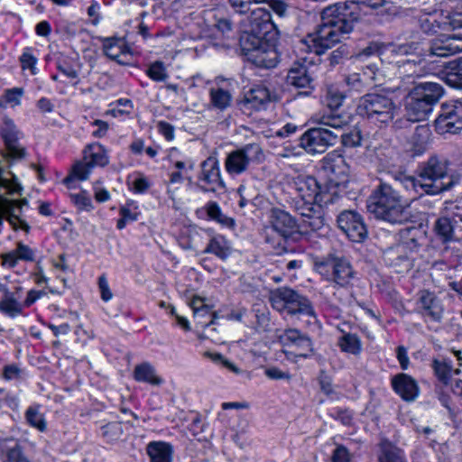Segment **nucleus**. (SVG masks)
I'll return each mask as SVG.
<instances>
[{
    "instance_id": "nucleus-1",
    "label": "nucleus",
    "mask_w": 462,
    "mask_h": 462,
    "mask_svg": "<svg viewBox=\"0 0 462 462\" xmlns=\"http://www.w3.org/2000/svg\"><path fill=\"white\" fill-rule=\"evenodd\" d=\"M406 180L412 187L420 188L428 195H439L459 185L462 175L451 168L448 160L433 155L419 166L416 177Z\"/></svg>"
},
{
    "instance_id": "nucleus-2",
    "label": "nucleus",
    "mask_w": 462,
    "mask_h": 462,
    "mask_svg": "<svg viewBox=\"0 0 462 462\" xmlns=\"http://www.w3.org/2000/svg\"><path fill=\"white\" fill-rule=\"evenodd\" d=\"M367 208L376 218L391 224H402L411 217L408 207L399 193L385 183L374 191Z\"/></svg>"
},
{
    "instance_id": "nucleus-3",
    "label": "nucleus",
    "mask_w": 462,
    "mask_h": 462,
    "mask_svg": "<svg viewBox=\"0 0 462 462\" xmlns=\"http://www.w3.org/2000/svg\"><path fill=\"white\" fill-rule=\"evenodd\" d=\"M442 93L441 86L437 83L425 82L415 86L405 99L408 120L412 122L425 120Z\"/></svg>"
},
{
    "instance_id": "nucleus-4",
    "label": "nucleus",
    "mask_w": 462,
    "mask_h": 462,
    "mask_svg": "<svg viewBox=\"0 0 462 462\" xmlns=\"http://www.w3.org/2000/svg\"><path fill=\"white\" fill-rule=\"evenodd\" d=\"M394 51L399 55L447 58L462 51V38L454 34L440 33L430 41L427 50H424L420 42H411L398 45Z\"/></svg>"
},
{
    "instance_id": "nucleus-5",
    "label": "nucleus",
    "mask_w": 462,
    "mask_h": 462,
    "mask_svg": "<svg viewBox=\"0 0 462 462\" xmlns=\"http://www.w3.org/2000/svg\"><path fill=\"white\" fill-rule=\"evenodd\" d=\"M287 186L289 191L295 195L294 206H305L310 204H329L333 203L331 195L321 189L318 180L307 174H292L287 176Z\"/></svg>"
},
{
    "instance_id": "nucleus-6",
    "label": "nucleus",
    "mask_w": 462,
    "mask_h": 462,
    "mask_svg": "<svg viewBox=\"0 0 462 462\" xmlns=\"http://www.w3.org/2000/svg\"><path fill=\"white\" fill-rule=\"evenodd\" d=\"M357 112L372 121L388 125L399 115L400 108L383 94L368 93L359 98Z\"/></svg>"
},
{
    "instance_id": "nucleus-7",
    "label": "nucleus",
    "mask_w": 462,
    "mask_h": 462,
    "mask_svg": "<svg viewBox=\"0 0 462 462\" xmlns=\"http://www.w3.org/2000/svg\"><path fill=\"white\" fill-rule=\"evenodd\" d=\"M272 306L278 311H287L291 315H300L316 320V312L311 302L297 291L282 287L272 291L270 295Z\"/></svg>"
},
{
    "instance_id": "nucleus-8",
    "label": "nucleus",
    "mask_w": 462,
    "mask_h": 462,
    "mask_svg": "<svg viewBox=\"0 0 462 462\" xmlns=\"http://www.w3.org/2000/svg\"><path fill=\"white\" fill-rule=\"evenodd\" d=\"M240 46L247 60L258 67L273 68L278 62L275 46L259 35L244 34L240 39Z\"/></svg>"
},
{
    "instance_id": "nucleus-9",
    "label": "nucleus",
    "mask_w": 462,
    "mask_h": 462,
    "mask_svg": "<svg viewBox=\"0 0 462 462\" xmlns=\"http://www.w3.org/2000/svg\"><path fill=\"white\" fill-rule=\"evenodd\" d=\"M354 22H345L329 25L320 23L316 31V35L310 37V51L321 55L328 49L342 42L353 31Z\"/></svg>"
},
{
    "instance_id": "nucleus-10",
    "label": "nucleus",
    "mask_w": 462,
    "mask_h": 462,
    "mask_svg": "<svg viewBox=\"0 0 462 462\" xmlns=\"http://www.w3.org/2000/svg\"><path fill=\"white\" fill-rule=\"evenodd\" d=\"M337 140V133L326 127H313L306 131L300 139V145L308 153L325 152Z\"/></svg>"
},
{
    "instance_id": "nucleus-11",
    "label": "nucleus",
    "mask_w": 462,
    "mask_h": 462,
    "mask_svg": "<svg viewBox=\"0 0 462 462\" xmlns=\"http://www.w3.org/2000/svg\"><path fill=\"white\" fill-rule=\"evenodd\" d=\"M315 266L319 274L340 286L347 285L354 277L349 262L342 258H328L316 262Z\"/></svg>"
},
{
    "instance_id": "nucleus-12",
    "label": "nucleus",
    "mask_w": 462,
    "mask_h": 462,
    "mask_svg": "<svg viewBox=\"0 0 462 462\" xmlns=\"http://www.w3.org/2000/svg\"><path fill=\"white\" fill-rule=\"evenodd\" d=\"M262 157L263 152L257 143L246 144L227 155L226 170L229 174H240L247 170L250 162L260 161Z\"/></svg>"
},
{
    "instance_id": "nucleus-13",
    "label": "nucleus",
    "mask_w": 462,
    "mask_h": 462,
    "mask_svg": "<svg viewBox=\"0 0 462 462\" xmlns=\"http://www.w3.org/2000/svg\"><path fill=\"white\" fill-rule=\"evenodd\" d=\"M435 127L438 133L457 134L462 129V102L454 101L444 104L441 113L435 120Z\"/></svg>"
},
{
    "instance_id": "nucleus-14",
    "label": "nucleus",
    "mask_w": 462,
    "mask_h": 462,
    "mask_svg": "<svg viewBox=\"0 0 462 462\" xmlns=\"http://www.w3.org/2000/svg\"><path fill=\"white\" fill-rule=\"evenodd\" d=\"M338 227L353 242H363L367 236L366 226L363 217L356 211L345 210L337 217Z\"/></svg>"
},
{
    "instance_id": "nucleus-15",
    "label": "nucleus",
    "mask_w": 462,
    "mask_h": 462,
    "mask_svg": "<svg viewBox=\"0 0 462 462\" xmlns=\"http://www.w3.org/2000/svg\"><path fill=\"white\" fill-rule=\"evenodd\" d=\"M199 180L203 182L201 189L204 191L215 192L218 188L224 187L220 177L219 162L216 157H208L202 162Z\"/></svg>"
},
{
    "instance_id": "nucleus-16",
    "label": "nucleus",
    "mask_w": 462,
    "mask_h": 462,
    "mask_svg": "<svg viewBox=\"0 0 462 462\" xmlns=\"http://www.w3.org/2000/svg\"><path fill=\"white\" fill-rule=\"evenodd\" d=\"M323 162L325 170L330 173L331 182L337 186L347 182L349 167L341 154L329 152L325 156Z\"/></svg>"
},
{
    "instance_id": "nucleus-17",
    "label": "nucleus",
    "mask_w": 462,
    "mask_h": 462,
    "mask_svg": "<svg viewBox=\"0 0 462 462\" xmlns=\"http://www.w3.org/2000/svg\"><path fill=\"white\" fill-rule=\"evenodd\" d=\"M248 30L247 34L261 36L273 28L272 15L268 10L263 7L252 8L247 14Z\"/></svg>"
},
{
    "instance_id": "nucleus-18",
    "label": "nucleus",
    "mask_w": 462,
    "mask_h": 462,
    "mask_svg": "<svg viewBox=\"0 0 462 462\" xmlns=\"http://www.w3.org/2000/svg\"><path fill=\"white\" fill-rule=\"evenodd\" d=\"M280 339L283 345L295 346L299 351L296 356L300 357H308L312 353V343L309 337L301 334L298 329H286L281 336Z\"/></svg>"
},
{
    "instance_id": "nucleus-19",
    "label": "nucleus",
    "mask_w": 462,
    "mask_h": 462,
    "mask_svg": "<svg viewBox=\"0 0 462 462\" xmlns=\"http://www.w3.org/2000/svg\"><path fill=\"white\" fill-rule=\"evenodd\" d=\"M323 204H310L305 206H294L301 217L302 226L310 227L313 231L320 230L325 220L323 217Z\"/></svg>"
},
{
    "instance_id": "nucleus-20",
    "label": "nucleus",
    "mask_w": 462,
    "mask_h": 462,
    "mask_svg": "<svg viewBox=\"0 0 462 462\" xmlns=\"http://www.w3.org/2000/svg\"><path fill=\"white\" fill-rule=\"evenodd\" d=\"M272 230L280 235L278 245L284 237L290 236L296 227L295 219L286 211L280 208H273L270 215Z\"/></svg>"
},
{
    "instance_id": "nucleus-21",
    "label": "nucleus",
    "mask_w": 462,
    "mask_h": 462,
    "mask_svg": "<svg viewBox=\"0 0 462 462\" xmlns=\"http://www.w3.org/2000/svg\"><path fill=\"white\" fill-rule=\"evenodd\" d=\"M205 298L194 296L189 302V306L193 310L194 319L200 328H206L215 324L217 319V313L213 311V307L207 304Z\"/></svg>"
},
{
    "instance_id": "nucleus-22",
    "label": "nucleus",
    "mask_w": 462,
    "mask_h": 462,
    "mask_svg": "<svg viewBox=\"0 0 462 462\" xmlns=\"http://www.w3.org/2000/svg\"><path fill=\"white\" fill-rule=\"evenodd\" d=\"M394 391L406 402L414 401L419 395L416 381L406 374H398L392 379Z\"/></svg>"
},
{
    "instance_id": "nucleus-23",
    "label": "nucleus",
    "mask_w": 462,
    "mask_h": 462,
    "mask_svg": "<svg viewBox=\"0 0 462 462\" xmlns=\"http://www.w3.org/2000/svg\"><path fill=\"white\" fill-rule=\"evenodd\" d=\"M354 20L346 3H337L323 9L320 23L335 25V23H343L345 22H354Z\"/></svg>"
},
{
    "instance_id": "nucleus-24",
    "label": "nucleus",
    "mask_w": 462,
    "mask_h": 462,
    "mask_svg": "<svg viewBox=\"0 0 462 462\" xmlns=\"http://www.w3.org/2000/svg\"><path fill=\"white\" fill-rule=\"evenodd\" d=\"M214 22V12L211 10H206L198 14H194L192 16L191 29L194 33V37L202 38L216 36V32L212 28Z\"/></svg>"
},
{
    "instance_id": "nucleus-25",
    "label": "nucleus",
    "mask_w": 462,
    "mask_h": 462,
    "mask_svg": "<svg viewBox=\"0 0 462 462\" xmlns=\"http://www.w3.org/2000/svg\"><path fill=\"white\" fill-rule=\"evenodd\" d=\"M418 303L422 310L423 315L436 321L441 319L443 309L433 292L427 290L420 291L419 292Z\"/></svg>"
},
{
    "instance_id": "nucleus-26",
    "label": "nucleus",
    "mask_w": 462,
    "mask_h": 462,
    "mask_svg": "<svg viewBox=\"0 0 462 462\" xmlns=\"http://www.w3.org/2000/svg\"><path fill=\"white\" fill-rule=\"evenodd\" d=\"M1 136L5 141L10 156L21 158L25 155V149L19 144L18 133L11 121H6L5 126L2 127Z\"/></svg>"
},
{
    "instance_id": "nucleus-27",
    "label": "nucleus",
    "mask_w": 462,
    "mask_h": 462,
    "mask_svg": "<svg viewBox=\"0 0 462 462\" xmlns=\"http://www.w3.org/2000/svg\"><path fill=\"white\" fill-rule=\"evenodd\" d=\"M288 84L299 88H311L312 78L306 66L294 64L288 71Z\"/></svg>"
},
{
    "instance_id": "nucleus-28",
    "label": "nucleus",
    "mask_w": 462,
    "mask_h": 462,
    "mask_svg": "<svg viewBox=\"0 0 462 462\" xmlns=\"http://www.w3.org/2000/svg\"><path fill=\"white\" fill-rule=\"evenodd\" d=\"M103 50L105 54L118 63H124L121 56L128 52L125 41L121 38H106L103 40Z\"/></svg>"
},
{
    "instance_id": "nucleus-29",
    "label": "nucleus",
    "mask_w": 462,
    "mask_h": 462,
    "mask_svg": "<svg viewBox=\"0 0 462 462\" xmlns=\"http://www.w3.org/2000/svg\"><path fill=\"white\" fill-rule=\"evenodd\" d=\"M84 161H87L92 167H104L108 164V156L106 149L100 144H89L84 150Z\"/></svg>"
},
{
    "instance_id": "nucleus-30",
    "label": "nucleus",
    "mask_w": 462,
    "mask_h": 462,
    "mask_svg": "<svg viewBox=\"0 0 462 462\" xmlns=\"http://www.w3.org/2000/svg\"><path fill=\"white\" fill-rule=\"evenodd\" d=\"M337 346L343 353L359 356L363 350V344L356 334L346 333L337 340Z\"/></svg>"
},
{
    "instance_id": "nucleus-31",
    "label": "nucleus",
    "mask_w": 462,
    "mask_h": 462,
    "mask_svg": "<svg viewBox=\"0 0 462 462\" xmlns=\"http://www.w3.org/2000/svg\"><path fill=\"white\" fill-rule=\"evenodd\" d=\"M442 73L447 84L454 88H462V59L448 62Z\"/></svg>"
},
{
    "instance_id": "nucleus-32",
    "label": "nucleus",
    "mask_w": 462,
    "mask_h": 462,
    "mask_svg": "<svg viewBox=\"0 0 462 462\" xmlns=\"http://www.w3.org/2000/svg\"><path fill=\"white\" fill-rule=\"evenodd\" d=\"M151 462H171V447L165 442H151L147 446Z\"/></svg>"
},
{
    "instance_id": "nucleus-33",
    "label": "nucleus",
    "mask_w": 462,
    "mask_h": 462,
    "mask_svg": "<svg viewBox=\"0 0 462 462\" xmlns=\"http://www.w3.org/2000/svg\"><path fill=\"white\" fill-rule=\"evenodd\" d=\"M134 378L137 382H143L152 385H160L162 383V379L156 374L154 367L146 362L134 367Z\"/></svg>"
},
{
    "instance_id": "nucleus-34",
    "label": "nucleus",
    "mask_w": 462,
    "mask_h": 462,
    "mask_svg": "<svg viewBox=\"0 0 462 462\" xmlns=\"http://www.w3.org/2000/svg\"><path fill=\"white\" fill-rule=\"evenodd\" d=\"M430 129L426 125H418L411 137V144L412 145L415 154L422 153L430 142Z\"/></svg>"
},
{
    "instance_id": "nucleus-35",
    "label": "nucleus",
    "mask_w": 462,
    "mask_h": 462,
    "mask_svg": "<svg viewBox=\"0 0 462 462\" xmlns=\"http://www.w3.org/2000/svg\"><path fill=\"white\" fill-rule=\"evenodd\" d=\"M434 232L443 243H448L455 238V226L452 217H439L434 224Z\"/></svg>"
},
{
    "instance_id": "nucleus-36",
    "label": "nucleus",
    "mask_w": 462,
    "mask_h": 462,
    "mask_svg": "<svg viewBox=\"0 0 462 462\" xmlns=\"http://www.w3.org/2000/svg\"><path fill=\"white\" fill-rule=\"evenodd\" d=\"M406 244L408 242L399 245L386 253V257L391 262V264L401 267V271L410 270L412 266L410 257L403 254Z\"/></svg>"
},
{
    "instance_id": "nucleus-37",
    "label": "nucleus",
    "mask_w": 462,
    "mask_h": 462,
    "mask_svg": "<svg viewBox=\"0 0 462 462\" xmlns=\"http://www.w3.org/2000/svg\"><path fill=\"white\" fill-rule=\"evenodd\" d=\"M2 264L5 267L14 268L19 261L29 260V247L19 243L14 250L2 254Z\"/></svg>"
},
{
    "instance_id": "nucleus-38",
    "label": "nucleus",
    "mask_w": 462,
    "mask_h": 462,
    "mask_svg": "<svg viewBox=\"0 0 462 462\" xmlns=\"http://www.w3.org/2000/svg\"><path fill=\"white\" fill-rule=\"evenodd\" d=\"M204 253L214 254L220 259L225 260L231 253V246L224 236H217L209 241Z\"/></svg>"
},
{
    "instance_id": "nucleus-39",
    "label": "nucleus",
    "mask_w": 462,
    "mask_h": 462,
    "mask_svg": "<svg viewBox=\"0 0 462 462\" xmlns=\"http://www.w3.org/2000/svg\"><path fill=\"white\" fill-rule=\"evenodd\" d=\"M313 121L323 126L332 128L330 131L337 133V138L339 137L342 128L346 125L345 120L340 116L333 113L316 115L313 117Z\"/></svg>"
},
{
    "instance_id": "nucleus-40",
    "label": "nucleus",
    "mask_w": 462,
    "mask_h": 462,
    "mask_svg": "<svg viewBox=\"0 0 462 462\" xmlns=\"http://www.w3.org/2000/svg\"><path fill=\"white\" fill-rule=\"evenodd\" d=\"M432 367L435 371L436 375L439 377L440 381H442L445 384H450L451 381L455 383V381H458L459 379L454 378V375L458 374L459 369H453L448 363L439 360H434L432 364Z\"/></svg>"
},
{
    "instance_id": "nucleus-41",
    "label": "nucleus",
    "mask_w": 462,
    "mask_h": 462,
    "mask_svg": "<svg viewBox=\"0 0 462 462\" xmlns=\"http://www.w3.org/2000/svg\"><path fill=\"white\" fill-rule=\"evenodd\" d=\"M245 98L248 103L256 106L258 105L275 100V95L273 94L266 87L257 86L247 94Z\"/></svg>"
},
{
    "instance_id": "nucleus-42",
    "label": "nucleus",
    "mask_w": 462,
    "mask_h": 462,
    "mask_svg": "<svg viewBox=\"0 0 462 462\" xmlns=\"http://www.w3.org/2000/svg\"><path fill=\"white\" fill-rule=\"evenodd\" d=\"M25 91L23 88H12L4 91L0 97V107H14L21 103V98L23 97Z\"/></svg>"
},
{
    "instance_id": "nucleus-43",
    "label": "nucleus",
    "mask_w": 462,
    "mask_h": 462,
    "mask_svg": "<svg viewBox=\"0 0 462 462\" xmlns=\"http://www.w3.org/2000/svg\"><path fill=\"white\" fill-rule=\"evenodd\" d=\"M443 14H430L420 19V28L426 33H436L439 31L444 32Z\"/></svg>"
},
{
    "instance_id": "nucleus-44",
    "label": "nucleus",
    "mask_w": 462,
    "mask_h": 462,
    "mask_svg": "<svg viewBox=\"0 0 462 462\" xmlns=\"http://www.w3.org/2000/svg\"><path fill=\"white\" fill-rule=\"evenodd\" d=\"M379 462H404V455L402 449L390 444L384 443L381 447Z\"/></svg>"
},
{
    "instance_id": "nucleus-45",
    "label": "nucleus",
    "mask_w": 462,
    "mask_h": 462,
    "mask_svg": "<svg viewBox=\"0 0 462 462\" xmlns=\"http://www.w3.org/2000/svg\"><path fill=\"white\" fill-rule=\"evenodd\" d=\"M10 195L9 193H1L0 195V225L3 222V217H6L9 223L16 229V223L14 222V217H18L15 214L16 210H20L19 208L14 207L8 199L5 197Z\"/></svg>"
},
{
    "instance_id": "nucleus-46",
    "label": "nucleus",
    "mask_w": 462,
    "mask_h": 462,
    "mask_svg": "<svg viewBox=\"0 0 462 462\" xmlns=\"http://www.w3.org/2000/svg\"><path fill=\"white\" fill-rule=\"evenodd\" d=\"M92 168L87 161L76 162L71 169L70 174L63 180V183L69 184L71 180H75V179L79 180H87Z\"/></svg>"
},
{
    "instance_id": "nucleus-47",
    "label": "nucleus",
    "mask_w": 462,
    "mask_h": 462,
    "mask_svg": "<svg viewBox=\"0 0 462 462\" xmlns=\"http://www.w3.org/2000/svg\"><path fill=\"white\" fill-rule=\"evenodd\" d=\"M396 65L401 77H413L421 74V68L415 60H401L396 62Z\"/></svg>"
},
{
    "instance_id": "nucleus-48",
    "label": "nucleus",
    "mask_w": 462,
    "mask_h": 462,
    "mask_svg": "<svg viewBox=\"0 0 462 462\" xmlns=\"http://www.w3.org/2000/svg\"><path fill=\"white\" fill-rule=\"evenodd\" d=\"M345 97H346V96L338 88V87H337L335 85L327 86L325 101L329 108H331V109L338 108L342 105Z\"/></svg>"
},
{
    "instance_id": "nucleus-49",
    "label": "nucleus",
    "mask_w": 462,
    "mask_h": 462,
    "mask_svg": "<svg viewBox=\"0 0 462 462\" xmlns=\"http://www.w3.org/2000/svg\"><path fill=\"white\" fill-rule=\"evenodd\" d=\"M207 213L208 216L211 218L218 222L219 224L231 227L234 226V219L226 216L222 213L219 206L217 202H209L207 205Z\"/></svg>"
},
{
    "instance_id": "nucleus-50",
    "label": "nucleus",
    "mask_w": 462,
    "mask_h": 462,
    "mask_svg": "<svg viewBox=\"0 0 462 462\" xmlns=\"http://www.w3.org/2000/svg\"><path fill=\"white\" fill-rule=\"evenodd\" d=\"M210 97L213 106L218 109H225L231 102L230 93L223 88H212Z\"/></svg>"
},
{
    "instance_id": "nucleus-51",
    "label": "nucleus",
    "mask_w": 462,
    "mask_h": 462,
    "mask_svg": "<svg viewBox=\"0 0 462 462\" xmlns=\"http://www.w3.org/2000/svg\"><path fill=\"white\" fill-rule=\"evenodd\" d=\"M212 28L217 34L216 36H209V38H218L228 37L229 33L232 32L233 26L230 20L226 18H217L214 14Z\"/></svg>"
},
{
    "instance_id": "nucleus-52",
    "label": "nucleus",
    "mask_w": 462,
    "mask_h": 462,
    "mask_svg": "<svg viewBox=\"0 0 462 462\" xmlns=\"http://www.w3.org/2000/svg\"><path fill=\"white\" fill-rule=\"evenodd\" d=\"M0 310L9 316H16L21 311V305L15 298L6 294L0 301Z\"/></svg>"
},
{
    "instance_id": "nucleus-53",
    "label": "nucleus",
    "mask_w": 462,
    "mask_h": 462,
    "mask_svg": "<svg viewBox=\"0 0 462 462\" xmlns=\"http://www.w3.org/2000/svg\"><path fill=\"white\" fill-rule=\"evenodd\" d=\"M123 435V428L119 422H110L102 427V436L109 442L118 440Z\"/></svg>"
},
{
    "instance_id": "nucleus-54",
    "label": "nucleus",
    "mask_w": 462,
    "mask_h": 462,
    "mask_svg": "<svg viewBox=\"0 0 462 462\" xmlns=\"http://www.w3.org/2000/svg\"><path fill=\"white\" fill-rule=\"evenodd\" d=\"M444 20V32H448L452 30H457L462 28V10L456 11L453 13H448L447 14H443Z\"/></svg>"
},
{
    "instance_id": "nucleus-55",
    "label": "nucleus",
    "mask_w": 462,
    "mask_h": 462,
    "mask_svg": "<svg viewBox=\"0 0 462 462\" xmlns=\"http://www.w3.org/2000/svg\"><path fill=\"white\" fill-rule=\"evenodd\" d=\"M146 73L147 76L154 81H164L168 78L166 68L162 61H155L152 63Z\"/></svg>"
},
{
    "instance_id": "nucleus-56",
    "label": "nucleus",
    "mask_w": 462,
    "mask_h": 462,
    "mask_svg": "<svg viewBox=\"0 0 462 462\" xmlns=\"http://www.w3.org/2000/svg\"><path fill=\"white\" fill-rule=\"evenodd\" d=\"M4 462H29V458L20 445L6 451Z\"/></svg>"
},
{
    "instance_id": "nucleus-57",
    "label": "nucleus",
    "mask_w": 462,
    "mask_h": 462,
    "mask_svg": "<svg viewBox=\"0 0 462 462\" xmlns=\"http://www.w3.org/2000/svg\"><path fill=\"white\" fill-rule=\"evenodd\" d=\"M341 143L345 147H356L361 145L362 137L360 132L353 130L347 134H339Z\"/></svg>"
},
{
    "instance_id": "nucleus-58",
    "label": "nucleus",
    "mask_w": 462,
    "mask_h": 462,
    "mask_svg": "<svg viewBox=\"0 0 462 462\" xmlns=\"http://www.w3.org/2000/svg\"><path fill=\"white\" fill-rule=\"evenodd\" d=\"M228 4L235 14H247L252 10L253 0H228Z\"/></svg>"
},
{
    "instance_id": "nucleus-59",
    "label": "nucleus",
    "mask_w": 462,
    "mask_h": 462,
    "mask_svg": "<svg viewBox=\"0 0 462 462\" xmlns=\"http://www.w3.org/2000/svg\"><path fill=\"white\" fill-rule=\"evenodd\" d=\"M330 462H351L349 450L341 444H336L330 457Z\"/></svg>"
},
{
    "instance_id": "nucleus-60",
    "label": "nucleus",
    "mask_w": 462,
    "mask_h": 462,
    "mask_svg": "<svg viewBox=\"0 0 462 462\" xmlns=\"http://www.w3.org/2000/svg\"><path fill=\"white\" fill-rule=\"evenodd\" d=\"M73 203L81 210L90 211L93 208L91 199L86 193L72 194Z\"/></svg>"
},
{
    "instance_id": "nucleus-61",
    "label": "nucleus",
    "mask_w": 462,
    "mask_h": 462,
    "mask_svg": "<svg viewBox=\"0 0 462 462\" xmlns=\"http://www.w3.org/2000/svg\"><path fill=\"white\" fill-rule=\"evenodd\" d=\"M205 355L207 356H208L212 361H214L216 363H220L224 367L230 370L231 372H233L235 374L240 373L239 368L235 364H233L229 360L226 359L222 355H220L218 353H208V352L206 353Z\"/></svg>"
},
{
    "instance_id": "nucleus-62",
    "label": "nucleus",
    "mask_w": 462,
    "mask_h": 462,
    "mask_svg": "<svg viewBox=\"0 0 462 462\" xmlns=\"http://www.w3.org/2000/svg\"><path fill=\"white\" fill-rule=\"evenodd\" d=\"M31 427L44 432L47 430V422L44 416L31 410Z\"/></svg>"
},
{
    "instance_id": "nucleus-63",
    "label": "nucleus",
    "mask_w": 462,
    "mask_h": 462,
    "mask_svg": "<svg viewBox=\"0 0 462 462\" xmlns=\"http://www.w3.org/2000/svg\"><path fill=\"white\" fill-rule=\"evenodd\" d=\"M98 288L101 294V299L104 301H108L113 298V293L109 288L108 282L105 275H101L98 279Z\"/></svg>"
},
{
    "instance_id": "nucleus-64",
    "label": "nucleus",
    "mask_w": 462,
    "mask_h": 462,
    "mask_svg": "<svg viewBox=\"0 0 462 462\" xmlns=\"http://www.w3.org/2000/svg\"><path fill=\"white\" fill-rule=\"evenodd\" d=\"M265 374L270 379H274V380H280V379L290 380L291 377L289 373L283 372L277 367H271V368L266 369Z\"/></svg>"
}]
</instances>
